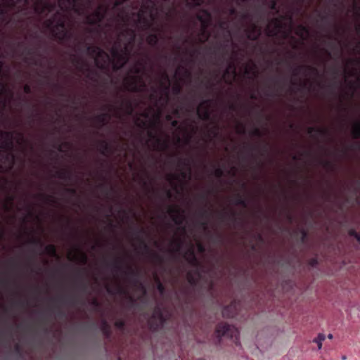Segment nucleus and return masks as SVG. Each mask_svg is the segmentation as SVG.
Wrapping results in <instances>:
<instances>
[{"instance_id":"36","label":"nucleus","mask_w":360,"mask_h":360,"mask_svg":"<svg viewBox=\"0 0 360 360\" xmlns=\"http://www.w3.org/2000/svg\"><path fill=\"white\" fill-rule=\"evenodd\" d=\"M162 79L165 82H167L168 84H165L164 82H161L160 84L161 86L163 87L165 93H166V98H167V101L168 100V98H169V94H168V91H169V76L167 75V73L166 72H164L162 75Z\"/></svg>"},{"instance_id":"11","label":"nucleus","mask_w":360,"mask_h":360,"mask_svg":"<svg viewBox=\"0 0 360 360\" xmlns=\"http://www.w3.org/2000/svg\"><path fill=\"white\" fill-rule=\"evenodd\" d=\"M117 18L118 21L120 22V25H121L122 27L124 26V28L120 30L119 33V38L127 37L128 41L125 44H129V46L133 47L136 37L135 30L126 27L127 22L128 21L129 19L127 16H124L123 15V11L120 13H118Z\"/></svg>"},{"instance_id":"41","label":"nucleus","mask_w":360,"mask_h":360,"mask_svg":"<svg viewBox=\"0 0 360 360\" xmlns=\"http://www.w3.org/2000/svg\"><path fill=\"white\" fill-rule=\"evenodd\" d=\"M186 6L190 9H193L196 7L200 6L205 0H186Z\"/></svg>"},{"instance_id":"34","label":"nucleus","mask_w":360,"mask_h":360,"mask_svg":"<svg viewBox=\"0 0 360 360\" xmlns=\"http://www.w3.org/2000/svg\"><path fill=\"white\" fill-rule=\"evenodd\" d=\"M77 254L74 255L72 258H70V259L75 261H80L83 264H86L87 262L86 255L80 249H77Z\"/></svg>"},{"instance_id":"50","label":"nucleus","mask_w":360,"mask_h":360,"mask_svg":"<svg viewBox=\"0 0 360 360\" xmlns=\"http://www.w3.org/2000/svg\"><path fill=\"white\" fill-rule=\"evenodd\" d=\"M29 243L34 246H39L40 248H42L44 246V243L39 238H32L29 240Z\"/></svg>"},{"instance_id":"60","label":"nucleus","mask_w":360,"mask_h":360,"mask_svg":"<svg viewBox=\"0 0 360 360\" xmlns=\"http://www.w3.org/2000/svg\"><path fill=\"white\" fill-rule=\"evenodd\" d=\"M226 69H229V71L231 72V76H236V68L235 64L233 62H230L228 65Z\"/></svg>"},{"instance_id":"32","label":"nucleus","mask_w":360,"mask_h":360,"mask_svg":"<svg viewBox=\"0 0 360 360\" xmlns=\"http://www.w3.org/2000/svg\"><path fill=\"white\" fill-rule=\"evenodd\" d=\"M144 233H146V230L143 228L137 229L136 230V233H135L136 238L140 241V243L142 245V246L143 247V248L146 251L149 252L150 248H149L148 245L146 243L144 240L141 237V235L144 234Z\"/></svg>"},{"instance_id":"15","label":"nucleus","mask_w":360,"mask_h":360,"mask_svg":"<svg viewBox=\"0 0 360 360\" xmlns=\"http://www.w3.org/2000/svg\"><path fill=\"white\" fill-rule=\"evenodd\" d=\"M196 19L201 23V34L205 36L206 39L209 37L207 29L210 26L212 21V15L210 12L205 8H200L195 15Z\"/></svg>"},{"instance_id":"59","label":"nucleus","mask_w":360,"mask_h":360,"mask_svg":"<svg viewBox=\"0 0 360 360\" xmlns=\"http://www.w3.org/2000/svg\"><path fill=\"white\" fill-rule=\"evenodd\" d=\"M123 263V259L121 258H117L112 263L113 267L117 270L122 269L121 264Z\"/></svg>"},{"instance_id":"6","label":"nucleus","mask_w":360,"mask_h":360,"mask_svg":"<svg viewBox=\"0 0 360 360\" xmlns=\"http://www.w3.org/2000/svg\"><path fill=\"white\" fill-rule=\"evenodd\" d=\"M148 4H143L140 11L136 13L138 20L136 24L140 25L142 30L146 31L151 30L153 31H158L157 27H153V22L156 19V15L155 11H156V6L154 7L151 11L145 8Z\"/></svg>"},{"instance_id":"2","label":"nucleus","mask_w":360,"mask_h":360,"mask_svg":"<svg viewBox=\"0 0 360 360\" xmlns=\"http://www.w3.org/2000/svg\"><path fill=\"white\" fill-rule=\"evenodd\" d=\"M62 11H57L50 18L44 22V27L49 30L52 37L59 43L63 44L72 38V33L66 28V22Z\"/></svg>"},{"instance_id":"13","label":"nucleus","mask_w":360,"mask_h":360,"mask_svg":"<svg viewBox=\"0 0 360 360\" xmlns=\"http://www.w3.org/2000/svg\"><path fill=\"white\" fill-rule=\"evenodd\" d=\"M329 70L332 78L328 84V92L336 96L338 89L342 86V82L338 81V77L340 75L341 70L338 64H335L329 68Z\"/></svg>"},{"instance_id":"48","label":"nucleus","mask_w":360,"mask_h":360,"mask_svg":"<svg viewBox=\"0 0 360 360\" xmlns=\"http://www.w3.org/2000/svg\"><path fill=\"white\" fill-rule=\"evenodd\" d=\"M186 260L191 265L196 267V269H198V266H200V262L196 255H193V257H191V258H186Z\"/></svg>"},{"instance_id":"10","label":"nucleus","mask_w":360,"mask_h":360,"mask_svg":"<svg viewBox=\"0 0 360 360\" xmlns=\"http://www.w3.org/2000/svg\"><path fill=\"white\" fill-rule=\"evenodd\" d=\"M166 321L167 317L162 308L157 306L155 307L153 314L148 320V328L151 331L157 332L163 327Z\"/></svg>"},{"instance_id":"23","label":"nucleus","mask_w":360,"mask_h":360,"mask_svg":"<svg viewBox=\"0 0 360 360\" xmlns=\"http://www.w3.org/2000/svg\"><path fill=\"white\" fill-rule=\"evenodd\" d=\"M168 213L176 225H181L184 219V211L178 207H169Z\"/></svg>"},{"instance_id":"27","label":"nucleus","mask_w":360,"mask_h":360,"mask_svg":"<svg viewBox=\"0 0 360 360\" xmlns=\"http://www.w3.org/2000/svg\"><path fill=\"white\" fill-rule=\"evenodd\" d=\"M238 304L236 302H231L229 305L226 306L222 309V316L225 318H233L238 314Z\"/></svg>"},{"instance_id":"33","label":"nucleus","mask_w":360,"mask_h":360,"mask_svg":"<svg viewBox=\"0 0 360 360\" xmlns=\"http://www.w3.org/2000/svg\"><path fill=\"white\" fill-rule=\"evenodd\" d=\"M56 176L62 180H71L72 173L69 169H62L56 172Z\"/></svg>"},{"instance_id":"42","label":"nucleus","mask_w":360,"mask_h":360,"mask_svg":"<svg viewBox=\"0 0 360 360\" xmlns=\"http://www.w3.org/2000/svg\"><path fill=\"white\" fill-rule=\"evenodd\" d=\"M352 135L355 139H360V120L354 123L352 130Z\"/></svg>"},{"instance_id":"29","label":"nucleus","mask_w":360,"mask_h":360,"mask_svg":"<svg viewBox=\"0 0 360 360\" xmlns=\"http://www.w3.org/2000/svg\"><path fill=\"white\" fill-rule=\"evenodd\" d=\"M198 215L200 218L205 219L201 222V226L205 230L207 229V219L211 215L210 212L207 209L203 208L199 212Z\"/></svg>"},{"instance_id":"8","label":"nucleus","mask_w":360,"mask_h":360,"mask_svg":"<svg viewBox=\"0 0 360 360\" xmlns=\"http://www.w3.org/2000/svg\"><path fill=\"white\" fill-rule=\"evenodd\" d=\"M117 46H115L111 49V54L115 60L124 66L129 61L133 47L129 46V44H124L121 47V42L117 41Z\"/></svg>"},{"instance_id":"30","label":"nucleus","mask_w":360,"mask_h":360,"mask_svg":"<svg viewBox=\"0 0 360 360\" xmlns=\"http://www.w3.org/2000/svg\"><path fill=\"white\" fill-rule=\"evenodd\" d=\"M7 2L5 5L0 3V15L5 16L7 14L6 7L13 8L15 6L16 1H19L20 0H6Z\"/></svg>"},{"instance_id":"26","label":"nucleus","mask_w":360,"mask_h":360,"mask_svg":"<svg viewBox=\"0 0 360 360\" xmlns=\"http://www.w3.org/2000/svg\"><path fill=\"white\" fill-rule=\"evenodd\" d=\"M201 277L202 275L198 269L189 271L187 273V281L188 283L193 287H195L198 285Z\"/></svg>"},{"instance_id":"51","label":"nucleus","mask_w":360,"mask_h":360,"mask_svg":"<svg viewBox=\"0 0 360 360\" xmlns=\"http://www.w3.org/2000/svg\"><path fill=\"white\" fill-rule=\"evenodd\" d=\"M326 340V335L323 333H319L316 337V346L319 349L322 347V342Z\"/></svg>"},{"instance_id":"39","label":"nucleus","mask_w":360,"mask_h":360,"mask_svg":"<svg viewBox=\"0 0 360 360\" xmlns=\"http://www.w3.org/2000/svg\"><path fill=\"white\" fill-rule=\"evenodd\" d=\"M79 70L80 71H82V72H84V71L86 72H87L86 77L88 79L94 80V81L96 80L95 79V77H97V72L96 71L92 70H91L89 68H84V65H83L79 66Z\"/></svg>"},{"instance_id":"47","label":"nucleus","mask_w":360,"mask_h":360,"mask_svg":"<svg viewBox=\"0 0 360 360\" xmlns=\"http://www.w3.org/2000/svg\"><path fill=\"white\" fill-rule=\"evenodd\" d=\"M101 330H102L103 335L106 338H110V335H111L110 327V326L108 325V323L105 321H104L103 323Z\"/></svg>"},{"instance_id":"24","label":"nucleus","mask_w":360,"mask_h":360,"mask_svg":"<svg viewBox=\"0 0 360 360\" xmlns=\"http://www.w3.org/2000/svg\"><path fill=\"white\" fill-rule=\"evenodd\" d=\"M306 68L304 65H296L292 69V77L290 79L291 86L289 87V91L291 93H295V88L299 85L297 78L301 72Z\"/></svg>"},{"instance_id":"62","label":"nucleus","mask_w":360,"mask_h":360,"mask_svg":"<svg viewBox=\"0 0 360 360\" xmlns=\"http://www.w3.org/2000/svg\"><path fill=\"white\" fill-rule=\"evenodd\" d=\"M181 90H182L181 86L179 84H175L172 87V91H173L174 94H175V95L180 94L181 92Z\"/></svg>"},{"instance_id":"4","label":"nucleus","mask_w":360,"mask_h":360,"mask_svg":"<svg viewBox=\"0 0 360 360\" xmlns=\"http://www.w3.org/2000/svg\"><path fill=\"white\" fill-rule=\"evenodd\" d=\"M319 0H316V217H318V188L319 186V181L318 179V167L320 165V158L319 155V137L321 134V129L319 125L320 122L319 109L318 105V100L319 98V88L320 82L319 80V71L318 70L319 62V35L318 31V18L320 16L319 11Z\"/></svg>"},{"instance_id":"7","label":"nucleus","mask_w":360,"mask_h":360,"mask_svg":"<svg viewBox=\"0 0 360 360\" xmlns=\"http://www.w3.org/2000/svg\"><path fill=\"white\" fill-rule=\"evenodd\" d=\"M88 53L94 58L96 67L101 70L106 69V62L109 59L108 54L99 46L85 44Z\"/></svg>"},{"instance_id":"17","label":"nucleus","mask_w":360,"mask_h":360,"mask_svg":"<svg viewBox=\"0 0 360 360\" xmlns=\"http://www.w3.org/2000/svg\"><path fill=\"white\" fill-rule=\"evenodd\" d=\"M212 102V101L210 99L203 100L197 108V115L200 120L203 121H209L210 120V106Z\"/></svg>"},{"instance_id":"3","label":"nucleus","mask_w":360,"mask_h":360,"mask_svg":"<svg viewBox=\"0 0 360 360\" xmlns=\"http://www.w3.org/2000/svg\"><path fill=\"white\" fill-rule=\"evenodd\" d=\"M13 131H4L0 130V148L4 151H0V171H4L5 168H8L6 171L13 169L15 155L13 150Z\"/></svg>"},{"instance_id":"14","label":"nucleus","mask_w":360,"mask_h":360,"mask_svg":"<svg viewBox=\"0 0 360 360\" xmlns=\"http://www.w3.org/2000/svg\"><path fill=\"white\" fill-rule=\"evenodd\" d=\"M215 334L217 337L219 338V342L221 337L227 338H236L238 335V330L233 326L226 323H219L216 326Z\"/></svg>"},{"instance_id":"55","label":"nucleus","mask_w":360,"mask_h":360,"mask_svg":"<svg viewBox=\"0 0 360 360\" xmlns=\"http://www.w3.org/2000/svg\"><path fill=\"white\" fill-rule=\"evenodd\" d=\"M233 77L231 76V72L229 71V69H226L223 74V78L225 79L226 82L228 84H231V78Z\"/></svg>"},{"instance_id":"52","label":"nucleus","mask_w":360,"mask_h":360,"mask_svg":"<svg viewBox=\"0 0 360 360\" xmlns=\"http://www.w3.org/2000/svg\"><path fill=\"white\" fill-rule=\"evenodd\" d=\"M266 94V96L270 97L278 96H280V91H278V89L276 90L274 87L271 88L269 86V90L267 91Z\"/></svg>"},{"instance_id":"37","label":"nucleus","mask_w":360,"mask_h":360,"mask_svg":"<svg viewBox=\"0 0 360 360\" xmlns=\"http://www.w3.org/2000/svg\"><path fill=\"white\" fill-rule=\"evenodd\" d=\"M122 105L124 107L125 112L128 115H132L134 110V107L131 101L126 100L122 103Z\"/></svg>"},{"instance_id":"54","label":"nucleus","mask_w":360,"mask_h":360,"mask_svg":"<svg viewBox=\"0 0 360 360\" xmlns=\"http://www.w3.org/2000/svg\"><path fill=\"white\" fill-rule=\"evenodd\" d=\"M353 11L355 18L360 20V6L355 2L353 4Z\"/></svg>"},{"instance_id":"18","label":"nucleus","mask_w":360,"mask_h":360,"mask_svg":"<svg viewBox=\"0 0 360 360\" xmlns=\"http://www.w3.org/2000/svg\"><path fill=\"white\" fill-rule=\"evenodd\" d=\"M283 28L282 20L278 18H273L266 28V35L269 37H275Z\"/></svg>"},{"instance_id":"20","label":"nucleus","mask_w":360,"mask_h":360,"mask_svg":"<svg viewBox=\"0 0 360 360\" xmlns=\"http://www.w3.org/2000/svg\"><path fill=\"white\" fill-rule=\"evenodd\" d=\"M58 1V6L61 11L72 10L77 13H80L81 8L78 3L79 0H57Z\"/></svg>"},{"instance_id":"16","label":"nucleus","mask_w":360,"mask_h":360,"mask_svg":"<svg viewBox=\"0 0 360 360\" xmlns=\"http://www.w3.org/2000/svg\"><path fill=\"white\" fill-rule=\"evenodd\" d=\"M57 6L56 2H49L46 1L37 0L34 3V10L38 15H47L56 10Z\"/></svg>"},{"instance_id":"63","label":"nucleus","mask_w":360,"mask_h":360,"mask_svg":"<svg viewBox=\"0 0 360 360\" xmlns=\"http://www.w3.org/2000/svg\"><path fill=\"white\" fill-rule=\"evenodd\" d=\"M79 289L82 292H86L87 290V284L84 282L82 280H81L78 284Z\"/></svg>"},{"instance_id":"57","label":"nucleus","mask_w":360,"mask_h":360,"mask_svg":"<svg viewBox=\"0 0 360 360\" xmlns=\"http://www.w3.org/2000/svg\"><path fill=\"white\" fill-rule=\"evenodd\" d=\"M41 198H44L45 200V201L46 202H51V203H53L55 202V198L53 195H45V194H43V193H41L39 195Z\"/></svg>"},{"instance_id":"49","label":"nucleus","mask_w":360,"mask_h":360,"mask_svg":"<svg viewBox=\"0 0 360 360\" xmlns=\"http://www.w3.org/2000/svg\"><path fill=\"white\" fill-rule=\"evenodd\" d=\"M155 281L157 283L158 290L159 291V292L161 295H163L165 292V288L164 285L162 283V282L160 281V278L158 276H155Z\"/></svg>"},{"instance_id":"38","label":"nucleus","mask_w":360,"mask_h":360,"mask_svg":"<svg viewBox=\"0 0 360 360\" xmlns=\"http://www.w3.org/2000/svg\"><path fill=\"white\" fill-rule=\"evenodd\" d=\"M236 214L235 212H231L230 213V214L227 212H219V214H218L219 219L221 221H224L227 218L231 219L233 221H236Z\"/></svg>"},{"instance_id":"43","label":"nucleus","mask_w":360,"mask_h":360,"mask_svg":"<svg viewBox=\"0 0 360 360\" xmlns=\"http://www.w3.org/2000/svg\"><path fill=\"white\" fill-rule=\"evenodd\" d=\"M45 252L46 254H48L49 255H50L51 257H58L57 248H56V245H54L53 244L47 245L45 247Z\"/></svg>"},{"instance_id":"35","label":"nucleus","mask_w":360,"mask_h":360,"mask_svg":"<svg viewBox=\"0 0 360 360\" xmlns=\"http://www.w3.org/2000/svg\"><path fill=\"white\" fill-rule=\"evenodd\" d=\"M58 301H59L61 303L68 304L70 306H75L76 304L78 303V299L75 296H71L68 297H60L59 299H58Z\"/></svg>"},{"instance_id":"56","label":"nucleus","mask_w":360,"mask_h":360,"mask_svg":"<svg viewBox=\"0 0 360 360\" xmlns=\"http://www.w3.org/2000/svg\"><path fill=\"white\" fill-rule=\"evenodd\" d=\"M250 134L252 136H256V137H258V138H261L263 136L264 134L262 132V131L258 128V127H255L250 132Z\"/></svg>"},{"instance_id":"28","label":"nucleus","mask_w":360,"mask_h":360,"mask_svg":"<svg viewBox=\"0 0 360 360\" xmlns=\"http://www.w3.org/2000/svg\"><path fill=\"white\" fill-rule=\"evenodd\" d=\"M100 153L104 155L108 156L113 153L112 146L105 140H101L99 141Z\"/></svg>"},{"instance_id":"31","label":"nucleus","mask_w":360,"mask_h":360,"mask_svg":"<svg viewBox=\"0 0 360 360\" xmlns=\"http://www.w3.org/2000/svg\"><path fill=\"white\" fill-rule=\"evenodd\" d=\"M154 31L153 33H150L146 37L147 43L151 46H156L159 41V34Z\"/></svg>"},{"instance_id":"40","label":"nucleus","mask_w":360,"mask_h":360,"mask_svg":"<svg viewBox=\"0 0 360 360\" xmlns=\"http://www.w3.org/2000/svg\"><path fill=\"white\" fill-rule=\"evenodd\" d=\"M171 245L173 246L172 252H179L183 245V241L180 238L174 239L172 240Z\"/></svg>"},{"instance_id":"5","label":"nucleus","mask_w":360,"mask_h":360,"mask_svg":"<svg viewBox=\"0 0 360 360\" xmlns=\"http://www.w3.org/2000/svg\"><path fill=\"white\" fill-rule=\"evenodd\" d=\"M142 65V63H139V65H135L131 69V72L136 75L124 78V86L125 90L133 93H141L145 90L146 87V82L141 76H139L143 72V68L141 67Z\"/></svg>"},{"instance_id":"9","label":"nucleus","mask_w":360,"mask_h":360,"mask_svg":"<svg viewBox=\"0 0 360 360\" xmlns=\"http://www.w3.org/2000/svg\"><path fill=\"white\" fill-rule=\"evenodd\" d=\"M294 31L295 34L299 37L298 39L294 36H290V32H284L283 38L290 37V41L293 44V49H297L299 44H302L308 39L310 35V30L307 26L299 24L295 27Z\"/></svg>"},{"instance_id":"25","label":"nucleus","mask_w":360,"mask_h":360,"mask_svg":"<svg viewBox=\"0 0 360 360\" xmlns=\"http://www.w3.org/2000/svg\"><path fill=\"white\" fill-rule=\"evenodd\" d=\"M191 160L190 158H178V166L181 167H186L188 169V172H185L181 170L180 172V176L184 179H191Z\"/></svg>"},{"instance_id":"1","label":"nucleus","mask_w":360,"mask_h":360,"mask_svg":"<svg viewBox=\"0 0 360 360\" xmlns=\"http://www.w3.org/2000/svg\"><path fill=\"white\" fill-rule=\"evenodd\" d=\"M323 132L332 145V148L328 150V155L331 158L326 160L323 162V165L330 174L337 176L339 170V161L347 154L348 150L359 149L360 148V143H355L349 146H345L340 148L336 143V139L331 129H327Z\"/></svg>"},{"instance_id":"21","label":"nucleus","mask_w":360,"mask_h":360,"mask_svg":"<svg viewBox=\"0 0 360 360\" xmlns=\"http://www.w3.org/2000/svg\"><path fill=\"white\" fill-rule=\"evenodd\" d=\"M245 32L248 39L257 41L262 34V29L256 23H252L248 27L245 29Z\"/></svg>"},{"instance_id":"45","label":"nucleus","mask_w":360,"mask_h":360,"mask_svg":"<svg viewBox=\"0 0 360 360\" xmlns=\"http://www.w3.org/2000/svg\"><path fill=\"white\" fill-rule=\"evenodd\" d=\"M234 203L243 207H248V202L241 195L237 194L234 200Z\"/></svg>"},{"instance_id":"19","label":"nucleus","mask_w":360,"mask_h":360,"mask_svg":"<svg viewBox=\"0 0 360 360\" xmlns=\"http://www.w3.org/2000/svg\"><path fill=\"white\" fill-rule=\"evenodd\" d=\"M127 271H124V275L127 278L131 281L134 285L139 284L140 287L143 290V293L146 294V291L144 286L139 283V277L140 276V271L137 269H134L131 265H128Z\"/></svg>"},{"instance_id":"64","label":"nucleus","mask_w":360,"mask_h":360,"mask_svg":"<svg viewBox=\"0 0 360 360\" xmlns=\"http://www.w3.org/2000/svg\"><path fill=\"white\" fill-rule=\"evenodd\" d=\"M193 255H195V253L194 249L193 248H191L186 251V252L184 254V257L186 259L191 258V257H193Z\"/></svg>"},{"instance_id":"44","label":"nucleus","mask_w":360,"mask_h":360,"mask_svg":"<svg viewBox=\"0 0 360 360\" xmlns=\"http://www.w3.org/2000/svg\"><path fill=\"white\" fill-rule=\"evenodd\" d=\"M109 118H110L109 114L107 112H105V113H101V114L97 115L95 117V120L97 122H98L101 125H104L107 122V120Z\"/></svg>"},{"instance_id":"58","label":"nucleus","mask_w":360,"mask_h":360,"mask_svg":"<svg viewBox=\"0 0 360 360\" xmlns=\"http://www.w3.org/2000/svg\"><path fill=\"white\" fill-rule=\"evenodd\" d=\"M214 175L217 178H221L224 176V169L221 167H217L214 171Z\"/></svg>"},{"instance_id":"46","label":"nucleus","mask_w":360,"mask_h":360,"mask_svg":"<svg viewBox=\"0 0 360 360\" xmlns=\"http://www.w3.org/2000/svg\"><path fill=\"white\" fill-rule=\"evenodd\" d=\"M115 327L122 331H124L126 328V321L123 319H118L114 323Z\"/></svg>"},{"instance_id":"22","label":"nucleus","mask_w":360,"mask_h":360,"mask_svg":"<svg viewBox=\"0 0 360 360\" xmlns=\"http://www.w3.org/2000/svg\"><path fill=\"white\" fill-rule=\"evenodd\" d=\"M148 136L150 139L155 141V148L158 150H166L169 148V139H162L157 136L153 131H148Z\"/></svg>"},{"instance_id":"61","label":"nucleus","mask_w":360,"mask_h":360,"mask_svg":"<svg viewBox=\"0 0 360 360\" xmlns=\"http://www.w3.org/2000/svg\"><path fill=\"white\" fill-rule=\"evenodd\" d=\"M268 6L271 10L277 11V1L276 0H269Z\"/></svg>"},{"instance_id":"12","label":"nucleus","mask_w":360,"mask_h":360,"mask_svg":"<svg viewBox=\"0 0 360 360\" xmlns=\"http://www.w3.org/2000/svg\"><path fill=\"white\" fill-rule=\"evenodd\" d=\"M108 12V7L107 6L101 4L97 8L89 15L86 16V23L90 25H95L101 27V23L105 20Z\"/></svg>"},{"instance_id":"53","label":"nucleus","mask_w":360,"mask_h":360,"mask_svg":"<svg viewBox=\"0 0 360 360\" xmlns=\"http://www.w3.org/2000/svg\"><path fill=\"white\" fill-rule=\"evenodd\" d=\"M23 53H26L27 56H31L33 55H39L38 49L33 48L25 47Z\"/></svg>"}]
</instances>
